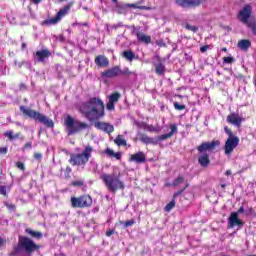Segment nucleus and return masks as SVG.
Segmentation results:
<instances>
[{
	"mask_svg": "<svg viewBox=\"0 0 256 256\" xmlns=\"http://www.w3.org/2000/svg\"><path fill=\"white\" fill-rule=\"evenodd\" d=\"M120 174L114 172L113 174H102L101 179L106 185L108 191L111 193H117L119 189H125V183L119 178Z\"/></svg>",
	"mask_w": 256,
	"mask_h": 256,
	"instance_id": "f03ea898",
	"label": "nucleus"
},
{
	"mask_svg": "<svg viewBox=\"0 0 256 256\" xmlns=\"http://www.w3.org/2000/svg\"><path fill=\"white\" fill-rule=\"evenodd\" d=\"M187 187H189V184H186V187L184 189L174 193L173 199H177V197H179V195H181V193H183L185 191V189H187Z\"/></svg>",
	"mask_w": 256,
	"mask_h": 256,
	"instance_id": "58836bf2",
	"label": "nucleus"
},
{
	"mask_svg": "<svg viewBox=\"0 0 256 256\" xmlns=\"http://www.w3.org/2000/svg\"><path fill=\"white\" fill-rule=\"evenodd\" d=\"M223 62L227 64L235 63V58L228 56L223 58Z\"/></svg>",
	"mask_w": 256,
	"mask_h": 256,
	"instance_id": "c9c22d12",
	"label": "nucleus"
},
{
	"mask_svg": "<svg viewBox=\"0 0 256 256\" xmlns=\"http://www.w3.org/2000/svg\"><path fill=\"white\" fill-rule=\"evenodd\" d=\"M133 34L136 35V37L140 43H145L146 45H149V43H151V36L146 35L145 33L141 32L137 29L133 30Z\"/></svg>",
	"mask_w": 256,
	"mask_h": 256,
	"instance_id": "6ab92c4d",
	"label": "nucleus"
},
{
	"mask_svg": "<svg viewBox=\"0 0 256 256\" xmlns=\"http://www.w3.org/2000/svg\"><path fill=\"white\" fill-rule=\"evenodd\" d=\"M123 57L127 59V61H133V59H135V53H133V51L130 50L124 51Z\"/></svg>",
	"mask_w": 256,
	"mask_h": 256,
	"instance_id": "c756f323",
	"label": "nucleus"
},
{
	"mask_svg": "<svg viewBox=\"0 0 256 256\" xmlns=\"http://www.w3.org/2000/svg\"><path fill=\"white\" fill-rule=\"evenodd\" d=\"M105 155H107L108 157H114V159H117V161H119L121 159V152H114L112 149L107 148L104 151Z\"/></svg>",
	"mask_w": 256,
	"mask_h": 256,
	"instance_id": "393cba45",
	"label": "nucleus"
},
{
	"mask_svg": "<svg viewBox=\"0 0 256 256\" xmlns=\"http://www.w3.org/2000/svg\"><path fill=\"white\" fill-rule=\"evenodd\" d=\"M121 99V93L115 92L108 96V102L106 104V109L108 111H115V104L119 103V100Z\"/></svg>",
	"mask_w": 256,
	"mask_h": 256,
	"instance_id": "ddd939ff",
	"label": "nucleus"
},
{
	"mask_svg": "<svg viewBox=\"0 0 256 256\" xmlns=\"http://www.w3.org/2000/svg\"><path fill=\"white\" fill-rule=\"evenodd\" d=\"M226 175H231V170H227Z\"/></svg>",
	"mask_w": 256,
	"mask_h": 256,
	"instance_id": "5fc2aeb1",
	"label": "nucleus"
},
{
	"mask_svg": "<svg viewBox=\"0 0 256 256\" xmlns=\"http://www.w3.org/2000/svg\"><path fill=\"white\" fill-rule=\"evenodd\" d=\"M32 3H34L35 5H39V3H41V0H31Z\"/></svg>",
	"mask_w": 256,
	"mask_h": 256,
	"instance_id": "3c124183",
	"label": "nucleus"
},
{
	"mask_svg": "<svg viewBox=\"0 0 256 256\" xmlns=\"http://www.w3.org/2000/svg\"><path fill=\"white\" fill-rule=\"evenodd\" d=\"M243 227V221L239 219L238 213L232 212L228 218V227L233 229V227Z\"/></svg>",
	"mask_w": 256,
	"mask_h": 256,
	"instance_id": "2eb2a0df",
	"label": "nucleus"
},
{
	"mask_svg": "<svg viewBox=\"0 0 256 256\" xmlns=\"http://www.w3.org/2000/svg\"><path fill=\"white\" fill-rule=\"evenodd\" d=\"M91 153H93V147L86 146L82 153L72 154L70 156L71 165H87L91 159Z\"/></svg>",
	"mask_w": 256,
	"mask_h": 256,
	"instance_id": "423d86ee",
	"label": "nucleus"
},
{
	"mask_svg": "<svg viewBox=\"0 0 256 256\" xmlns=\"http://www.w3.org/2000/svg\"><path fill=\"white\" fill-rule=\"evenodd\" d=\"M22 47L25 48V44H22Z\"/></svg>",
	"mask_w": 256,
	"mask_h": 256,
	"instance_id": "bf43d9fd",
	"label": "nucleus"
},
{
	"mask_svg": "<svg viewBox=\"0 0 256 256\" xmlns=\"http://www.w3.org/2000/svg\"><path fill=\"white\" fill-rule=\"evenodd\" d=\"M73 25L75 26V25H81V24H79V23H74Z\"/></svg>",
	"mask_w": 256,
	"mask_h": 256,
	"instance_id": "13d9d810",
	"label": "nucleus"
},
{
	"mask_svg": "<svg viewBox=\"0 0 256 256\" xmlns=\"http://www.w3.org/2000/svg\"><path fill=\"white\" fill-rule=\"evenodd\" d=\"M69 11H71V4L64 6L62 9H60L58 11V13L56 14L55 17L45 20L43 22V24L44 25H57V23H59V21H61V19H63V17H65V15H67V13H69Z\"/></svg>",
	"mask_w": 256,
	"mask_h": 256,
	"instance_id": "1a4fd4ad",
	"label": "nucleus"
},
{
	"mask_svg": "<svg viewBox=\"0 0 256 256\" xmlns=\"http://www.w3.org/2000/svg\"><path fill=\"white\" fill-rule=\"evenodd\" d=\"M115 234V230H109L106 232V237H111V235H114Z\"/></svg>",
	"mask_w": 256,
	"mask_h": 256,
	"instance_id": "09e8293b",
	"label": "nucleus"
},
{
	"mask_svg": "<svg viewBox=\"0 0 256 256\" xmlns=\"http://www.w3.org/2000/svg\"><path fill=\"white\" fill-rule=\"evenodd\" d=\"M126 74L131 75V72H129V69L122 71L121 68H119V66H115L109 70L102 72V77H107L111 79L113 77H118V75H126Z\"/></svg>",
	"mask_w": 256,
	"mask_h": 256,
	"instance_id": "f8f14e48",
	"label": "nucleus"
},
{
	"mask_svg": "<svg viewBox=\"0 0 256 256\" xmlns=\"http://www.w3.org/2000/svg\"><path fill=\"white\" fill-rule=\"evenodd\" d=\"M221 142L219 140H213L212 142H203L200 146L197 147L199 153H205V151H213L215 147H219Z\"/></svg>",
	"mask_w": 256,
	"mask_h": 256,
	"instance_id": "4468645a",
	"label": "nucleus"
},
{
	"mask_svg": "<svg viewBox=\"0 0 256 256\" xmlns=\"http://www.w3.org/2000/svg\"><path fill=\"white\" fill-rule=\"evenodd\" d=\"M18 67H21V64H20V63H18Z\"/></svg>",
	"mask_w": 256,
	"mask_h": 256,
	"instance_id": "052dcab7",
	"label": "nucleus"
},
{
	"mask_svg": "<svg viewBox=\"0 0 256 256\" xmlns=\"http://www.w3.org/2000/svg\"><path fill=\"white\" fill-rule=\"evenodd\" d=\"M95 63L98 67H107L109 65V59L104 55H99L95 58Z\"/></svg>",
	"mask_w": 256,
	"mask_h": 256,
	"instance_id": "5701e85b",
	"label": "nucleus"
},
{
	"mask_svg": "<svg viewBox=\"0 0 256 256\" xmlns=\"http://www.w3.org/2000/svg\"><path fill=\"white\" fill-rule=\"evenodd\" d=\"M7 151H8V148H7V147L0 148V154H1V155L7 154Z\"/></svg>",
	"mask_w": 256,
	"mask_h": 256,
	"instance_id": "de8ad7c7",
	"label": "nucleus"
},
{
	"mask_svg": "<svg viewBox=\"0 0 256 256\" xmlns=\"http://www.w3.org/2000/svg\"><path fill=\"white\" fill-rule=\"evenodd\" d=\"M198 163L201 165V167H207L209 165V154L202 153L201 156L198 158Z\"/></svg>",
	"mask_w": 256,
	"mask_h": 256,
	"instance_id": "b1692460",
	"label": "nucleus"
},
{
	"mask_svg": "<svg viewBox=\"0 0 256 256\" xmlns=\"http://www.w3.org/2000/svg\"><path fill=\"white\" fill-rule=\"evenodd\" d=\"M5 137H7L10 141H13L14 139H19V134L13 135V131L9 130L5 132Z\"/></svg>",
	"mask_w": 256,
	"mask_h": 256,
	"instance_id": "7c9ffc66",
	"label": "nucleus"
},
{
	"mask_svg": "<svg viewBox=\"0 0 256 256\" xmlns=\"http://www.w3.org/2000/svg\"><path fill=\"white\" fill-rule=\"evenodd\" d=\"M224 131L228 135V138L224 144V154L227 157H231L233 151H235V149L239 147V137L235 136V134H233L231 129H229L228 127H225Z\"/></svg>",
	"mask_w": 256,
	"mask_h": 256,
	"instance_id": "39448f33",
	"label": "nucleus"
},
{
	"mask_svg": "<svg viewBox=\"0 0 256 256\" xmlns=\"http://www.w3.org/2000/svg\"><path fill=\"white\" fill-rule=\"evenodd\" d=\"M244 211H245V209L243 208V206H241V207L238 209L237 212H233V213H238V215H239V214L243 213Z\"/></svg>",
	"mask_w": 256,
	"mask_h": 256,
	"instance_id": "8fccbe9b",
	"label": "nucleus"
},
{
	"mask_svg": "<svg viewBox=\"0 0 256 256\" xmlns=\"http://www.w3.org/2000/svg\"><path fill=\"white\" fill-rule=\"evenodd\" d=\"M3 243H5V240H3V238H0V246L3 245Z\"/></svg>",
	"mask_w": 256,
	"mask_h": 256,
	"instance_id": "864d4df0",
	"label": "nucleus"
},
{
	"mask_svg": "<svg viewBox=\"0 0 256 256\" xmlns=\"http://www.w3.org/2000/svg\"><path fill=\"white\" fill-rule=\"evenodd\" d=\"M80 111L88 121H99L105 117V103L100 98H90L82 104Z\"/></svg>",
	"mask_w": 256,
	"mask_h": 256,
	"instance_id": "f257e3e1",
	"label": "nucleus"
},
{
	"mask_svg": "<svg viewBox=\"0 0 256 256\" xmlns=\"http://www.w3.org/2000/svg\"><path fill=\"white\" fill-rule=\"evenodd\" d=\"M36 57L39 63H43L45 59H49V57H51V52L47 49L40 50L36 52Z\"/></svg>",
	"mask_w": 256,
	"mask_h": 256,
	"instance_id": "4be33fe9",
	"label": "nucleus"
},
{
	"mask_svg": "<svg viewBox=\"0 0 256 256\" xmlns=\"http://www.w3.org/2000/svg\"><path fill=\"white\" fill-rule=\"evenodd\" d=\"M72 185H74V187H81V186H83V182L75 181V182L72 183Z\"/></svg>",
	"mask_w": 256,
	"mask_h": 256,
	"instance_id": "a18cd8bd",
	"label": "nucleus"
},
{
	"mask_svg": "<svg viewBox=\"0 0 256 256\" xmlns=\"http://www.w3.org/2000/svg\"><path fill=\"white\" fill-rule=\"evenodd\" d=\"M7 191H10L7 186H0V195L7 197Z\"/></svg>",
	"mask_w": 256,
	"mask_h": 256,
	"instance_id": "f704fd0d",
	"label": "nucleus"
},
{
	"mask_svg": "<svg viewBox=\"0 0 256 256\" xmlns=\"http://www.w3.org/2000/svg\"><path fill=\"white\" fill-rule=\"evenodd\" d=\"M238 47L242 51H247V49H249V47H251V41L246 40V39L241 40L238 42Z\"/></svg>",
	"mask_w": 256,
	"mask_h": 256,
	"instance_id": "a878e982",
	"label": "nucleus"
},
{
	"mask_svg": "<svg viewBox=\"0 0 256 256\" xmlns=\"http://www.w3.org/2000/svg\"><path fill=\"white\" fill-rule=\"evenodd\" d=\"M114 143L118 145V147H125L127 146V140H125V137L123 135H118L116 139L114 140Z\"/></svg>",
	"mask_w": 256,
	"mask_h": 256,
	"instance_id": "bb28decb",
	"label": "nucleus"
},
{
	"mask_svg": "<svg viewBox=\"0 0 256 256\" xmlns=\"http://www.w3.org/2000/svg\"><path fill=\"white\" fill-rule=\"evenodd\" d=\"M134 224H135V221L133 220H129L124 223L125 227H131V225H134Z\"/></svg>",
	"mask_w": 256,
	"mask_h": 256,
	"instance_id": "37998d69",
	"label": "nucleus"
},
{
	"mask_svg": "<svg viewBox=\"0 0 256 256\" xmlns=\"http://www.w3.org/2000/svg\"><path fill=\"white\" fill-rule=\"evenodd\" d=\"M170 132L168 134H162L158 137V141H166V139H171V137H173V135H175V133H177L178 128H177V124H170Z\"/></svg>",
	"mask_w": 256,
	"mask_h": 256,
	"instance_id": "aec40b11",
	"label": "nucleus"
},
{
	"mask_svg": "<svg viewBox=\"0 0 256 256\" xmlns=\"http://www.w3.org/2000/svg\"><path fill=\"white\" fill-rule=\"evenodd\" d=\"M82 25H87L86 23L82 24Z\"/></svg>",
	"mask_w": 256,
	"mask_h": 256,
	"instance_id": "680f3d73",
	"label": "nucleus"
},
{
	"mask_svg": "<svg viewBox=\"0 0 256 256\" xmlns=\"http://www.w3.org/2000/svg\"><path fill=\"white\" fill-rule=\"evenodd\" d=\"M185 181V178L182 175H179L173 182H172V187H177L181 185Z\"/></svg>",
	"mask_w": 256,
	"mask_h": 256,
	"instance_id": "2f4dec72",
	"label": "nucleus"
},
{
	"mask_svg": "<svg viewBox=\"0 0 256 256\" xmlns=\"http://www.w3.org/2000/svg\"><path fill=\"white\" fill-rule=\"evenodd\" d=\"M34 158L37 159V161H41L43 159V154L41 153H35Z\"/></svg>",
	"mask_w": 256,
	"mask_h": 256,
	"instance_id": "79ce46f5",
	"label": "nucleus"
},
{
	"mask_svg": "<svg viewBox=\"0 0 256 256\" xmlns=\"http://www.w3.org/2000/svg\"><path fill=\"white\" fill-rule=\"evenodd\" d=\"M140 141H142V143H146V145L153 143V139L145 135L141 136Z\"/></svg>",
	"mask_w": 256,
	"mask_h": 256,
	"instance_id": "473e14b6",
	"label": "nucleus"
},
{
	"mask_svg": "<svg viewBox=\"0 0 256 256\" xmlns=\"http://www.w3.org/2000/svg\"><path fill=\"white\" fill-rule=\"evenodd\" d=\"M64 124H65L68 135H75V133H79V131L89 129V124L85 122H81L79 120H75L70 115H68L65 118Z\"/></svg>",
	"mask_w": 256,
	"mask_h": 256,
	"instance_id": "20e7f679",
	"label": "nucleus"
},
{
	"mask_svg": "<svg viewBox=\"0 0 256 256\" xmlns=\"http://www.w3.org/2000/svg\"><path fill=\"white\" fill-rule=\"evenodd\" d=\"M200 51H202V53H205V51H207V46H203L200 48Z\"/></svg>",
	"mask_w": 256,
	"mask_h": 256,
	"instance_id": "603ef678",
	"label": "nucleus"
},
{
	"mask_svg": "<svg viewBox=\"0 0 256 256\" xmlns=\"http://www.w3.org/2000/svg\"><path fill=\"white\" fill-rule=\"evenodd\" d=\"M222 51L227 52V48H222Z\"/></svg>",
	"mask_w": 256,
	"mask_h": 256,
	"instance_id": "6e6d98bb",
	"label": "nucleus"
},
{
	"mask_svg": "<svg viewBox=\"0 0 256 256\" xmlns=\"http://www.w3.org/2000/svg\"><path fill=\"white\" fill-rule=\"evenodd\" d=\"M154 66L157 75H163L165 73V65L163 63L159 62L158 64H154Z\"/></svg>",
	"mask_w": 256,
	"mask_h": 256,
	"instance_id": "c85d7f7f",
	"label": "nucleus"
},
{
	"mask_svg": "<svg viewBox=\"0 0 256 256\" xmlns=\"http://www.w3.org/2000/svg\"><path fill=\"white\" fill-rule=\"evenodd\" d=\"M186 29H188V31H192L193 33H197V31H199L197 26H191L189 24L186 25Z\"/></svg>",
	"mask_w": 256,
	"mask_h": 256,
	"instance_id": "4c0bfd02",
	"label": "nucleus"
},
{
	"mask_svg": "<svg viewBox=\"0 0 256 256\" xmlns=\"http://www.w3.org/2000/svg\"><path fill=\"white\" fill-rule=\"evenodd\" d=\"M93 205V198L89 195L71 198V206L74 209H84L85 207H91Z\"/></svg>",
	"mask_w": 256,
	"mask_h": 256,
	"instance_id": "6e6552de",
	"label": "nucleus"
},
{
	"mask_svg": "<svg viewBox=\"0 0 256 256\" xmlns=\"http://www.w3.org/2000/svg\"><path fill=\"white\" fill-rule=\"evenodd\" d=\"M130 161L134 163H145L147 161V156H145V153L143 152H138L130 156Z\"/></svg>",
	"mask_w": 256,
	"mask_h": 256,
	"instance_id": "412c9836",
	"label": "nucleus"
},
{
	"mask_svg": "<svg viewBox=\"0 0 256 256\" xmlns=\"http://www.w3.org/2000/svg\"><path fill=\"white\" fill-rule=\"evenodd\" d=\"M20 110L24 115H27V117H30V119H34L35 121H38V123H42V125H45V127L53 128L55 127V123L52 119L48 118L47 116L35 111L31 110L30 108H26L25 106H21Z\"/></svg>",
	"mask_w": 256,
	"mask_h": 256,
	"instance_id": "7ed1b4c3",
	"label": "nucleus"
},
{
	"mask_svg": "<svg viewBox=\"0 0 256 256\" xmlns=\"http://www.w3.org/2000/svg\"><path fill=\"white\" fill-rule=\"evenodd\" d=\"M5 206L7 207V209H9L10 211H15V205L5 202Z\"/></svg>",
	"mask_w": 256,
	"mask_h": 256,
	"instance_id": "ea45409f",
	"label": "nucleus"
},
{
	"mask_svg": "<svg viewBox=\"0 0 256 256\" xmlns=\"http://www.w3.org/2000/svg\"><path fill=\"white\" fill-rule=\"evenodd\" d=\"M177 5L180 7H199L201 3H203V0H176Z\"/></svg>",
	"mask_w": 256,
	"mask_h": 256,
	"instance_id": "f3484780",
	"label": "nucleus"
},
{
	"mask_svg": "<svg viewBox=\"0 0 256 256\" xmlns=\"http://www.w3.org/2000/svg\"><path fill=\"white\" fill-rule=\"evenodd\" d=\"M26 233H28V235H30L31 237H34L35 239H41V237H43V233L33 231L31 228H27Z\"/></svg>",
	"mask_w": 256,
	"mask_h": 256,
	"instance_id": "cd10ccee",
	"label": "nucleus"
},
{
	"mask_svg": "<svg viewBox=\"0 0 256 256\" xmlns=\"http://www.w3.org/2000/svg\"><path fill=\"white\" fill-rule=\"evenodd\" d=\"M174 108L176 109V111H183V109H185V105L174 102Z\"/></svg>",
	"mask_w": 256,
	"mask_h": 256,
	"instance_id": "e433bc0d",
	"label": "nucleus"
},
{
	"mask_svg": "<svg viewBox=\"0 0 256 256\" xmlns=\"http://www.w3.org/2000/svg\"><path fill=\"white\" fill-rule=\"evenodd\" d=\"M31 147H32L31 142H27V143L24 145V147H23V151H25V150H27V149H31Z\"/></svg>",
	"mask_w": 256,
	"mask_h": 256,
	"instance_id": "c03bdc74",
	"label": "nucleus"
},
{
	"mask_svg": "<svg viewBox=\"0 0 256 256\" xmlns=\"http://www.w3.org/2000/svg\"><path fill=\"white\" fill-rule=\"evenodd\" d=\"M66 169H67V171H71V168H69V167H67Z\"/></svg>",
	"mask_w": 256,
	"mask_h": 256,
	"instance_id": "4d7b16f0",
	"label": "nucleus"
},
{
	"mask_svg": "<svg viewBox=\"0 0 256 256\" xmlns=\"http://www.w3.org/2000/svg\"><path fill=\"white\" fill-rule=\"evenodd\" d=\"M16 166L18 167V169H20L21 171H25V164H23V162H17Z\"/></svg>",
	"mask_w": 256,
	"mask_h": 256,
	"instance_id": "a19ab883",
	"label": "nucleus"
},
{
	"mask_svg": "<svg viewBox=\"0 0 256 256\" xmlns=\"http://www.w3.org/2000/svg\"><path fill=\"white\" fill-rule=\"evenodd\" d=\"M243 121V117L239 116L237 113H232L227 117V122L230 123V125H234V127H241Z\"/></svg>",
	"mask_w": 256,
	"mask_h": 256,
	"instance_id": "a211bd4d",
	"label": "nucleus"
},
{
	"mask_svg": "<svg viewBox=\"0 0 256 256\" xmlns=\"http://www.w3.org/2000/svg\"><path fill=\"white\" fill-rule=\"evenodd\" d=\"M248 27H250L252 29V32L254 33V35H256V24H248Z\"/></svg>",
	"mask_w": 256,
	"mask_h": 256,
	"instance_id": "49530a36",
	"label": "nucleus"
},
{
	"mask_svg": "<svg viewBox=\"0 0 256 256\" xmlns=\"http://www.w3.org/2000/svg\"><path fill=\"white\" fill-rule=\"evenodd\" d=\"M94 127L99 131H104V133H113L115 131V127L107 122L97 121L94 123Z\"/></svg>",
	"mask_w": 256,
	"mask_h": 256,
	"instance_id": "dca6fc26",
	"label": "nucleus"
},
{
	"mask_svg": "<svg viewBox=\"0 0 256 256\" xmlns=\"http://www.w3.org/2000/svg\"><path fill=\"white\" fill-rule=\"evenodd\" d=\"M175 207V199H173L170 203H168L164 210L167 211V213H169V211H171V209H173Z\"/></svg>",
	"mask_w": 256,
	"mask_h": 256,
	"instance_id": "72a5a7b5",
	"label": "nucleus"
},
{
	"mask_svg": "<svg viewBox=\"0 0 256 256\" xmlns=\"http://www.w3.org/2000/svg\"><path fill=\"white\" fill-rule=\"evenodd\" d=\"M112 1L116 5L115 7L116 13H120L121 15H125V13H127L128 7H132V9H141L142 11H146L147 9H149V7L147 6H140L138 4H122L117 2V0H112Z\"/></svg>",
	"mask_w": 256,
	"mask_h": 256,
	"instance_id": "9d476101",
	"label": "nucleus"
},
{
	"mask_svg": "<svg viewBox=\"0 0 256 256\" xmlns=\"http://www.w3.org/2000/svg\"><path fill=\"white\" fill-rule=\"evenodd\" d=\"M252 8L250 4H246L238 13V19L244 25H249V19L251 18Z\"/></svg>",
	"mask_w": 256,
	"mask_h": 256,
	"instance_id": "9b49d317",
	"label": "nucleus"
},
{
	"mask_svg": "<svg viewBox=\"0 0 256 256\" xmlns=\"http://www.w3.org/2000/svg\"><path fill=\"white\" fill-rule=\"evenodd\" d=\"M21 249L26 251L28 255H31L34 251H39V245L35 244V242L28 237L20 236L18 246L15 248V253H19Z\"/></svg>",
	"mask_w": 256,
	"mask_h": 256,
	"instance_id": "0eeeda50",
	"label": "nucleus"
}]
</instances>
